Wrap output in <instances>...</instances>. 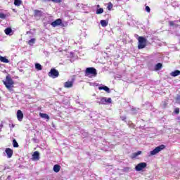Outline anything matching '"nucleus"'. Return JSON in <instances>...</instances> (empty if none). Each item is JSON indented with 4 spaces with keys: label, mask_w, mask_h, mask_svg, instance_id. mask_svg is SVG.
<instances>
[{
    "label": "nucleus",
    "mask_w": 180,
    "mask_h": 180,
    "mask_svg": "<svg viewBox=\"0 0 180 180\" xmlns=\"http://www.w3.org/2000/svg\"><path fill=\"white\" fill-rule=\"evenodd\" d=\"M60 169H61V166H60L59 165H55L53 166L54 172H60Z\"/></svg>",
    "instance_id": "15"
},
{
    "label": "nucleus",
    "mask_w": 180,
    "mask_h": 180,
    "mask_svg": "<svg viewBox=\"0 0 180 180\" xmlns=\"http://www.w3.org/2000/svg\"><path fill=\"white\" fill-rule=\"evenodd\" d=\"M122 120L124 121L126 120V116L121 117Z\"/></svg>",
    "instance_id": "36"
},
{
    "label": "nucleus",
    "mask_w": 180,
    "mask_h": 180,
    "mask_svg": "<svg viewBox=\"0 0 180 180\" xmlns=\"http://www.w3.org/2000/svg\"><path fill=\"white\" fill-rule=\"evenodd\" d=\"M145 168H147V163L141 162L135 167V169L138 172L143 171Z\"/></svg>",
    "instance_id": "7"
},
{
    "label": "nucleus",
    "mask_w": 180,
    "mask_h": 180,
    "mask_svg": "<svg viewBox=\"0 0 180 180\" xmlns=\"http://www.w3.org/2000/svg\"><path fill=\"white\" fill-rule=\"evenodd\" d=\"M176 103H180V96L179 95L176 96Z\"/></svg>",
    "instance_id": "30"
},
{
    "label": "nucleus",
    "mask_w": 180,
    "mask_h": 180,
    "mask_svg": "<svg viewBox=\"0 0 180 180\" xmlns=\"http://www.w3.org/2000/svg\"><path fill=\"white\" fill-rule=\"evenodd\" d=\"M34 16H41V15H43V13L41 12V11L34 10Z\"/></svg>",
    "instance_id": "17"
},
{
    "label": "nucleus",
    "mask_w": 180,
    "mask_h": 180,
    "mask_svg": "<svg viewBox=\"0 0 180 180\" xmlns=\"http://www.w3.org/2000/svg\"><path fill=\"white\" fill-rule=\"evenodd\" d=\"M175 113H179V108L175 109Z\"/></svg>",
    "instance_id": "35"
},
{
    "label": "nucleus",
    "mask_w": 180,
    "mask_h": 180,
    "mask_svg": "<svg viewBox=\"0 0 180 180\" xmlns=\"http://www.w3.org/2000/svg\"><path fill=\"white\" fill-rule=\"evenodd\" d=\"M169 23L170 26H175V22L174 21H169Z\"/></svg>",
    "instance_id": "33"
},
{
    "label": "nucleus",
    "mask_w": 180,
    "mask_h": 180,
    "mask_svg": "<svg viewBox=\"0 0 180 180\" xmlns=\"http://www.w3.org/2000/svg\"><path fill=\"white\" fill-rule=\"evenodd\" d=\"M5 153L7 154V158H12L13 155V150L9 148H6Z\"/></svg>",
    "instance_id": "8"
},
{
    "label": "nucleus",
    "mask_w": 180,
    "mask_h": 180,
    "mask_svg": "<svg viewBox=\"0 0 180 180\" xmlns=\"http://www.w3.org/2000/svg\"><path fill=\"white\" fill-rule=\"evenodd\" d=\"M12 127H15V125H12Z\"/></svg>",
    "instance_id": "38"
},
{
    "label": "nucleus",
    "mask_w": 180,
    "mask_h": 180,
    "mask_svg": "<svg viewBox=\"0 0 180 180\" xmlns=\"http://www.w3.org/2000/svg\"><path fill=\"white\" fill-rule=\"evenodd\" d=\"M103 12V8H99L96 10V15H101Z\"/></svg>",
    "instance_id": "26"
},
{
    "label": "nucleus",
    "mask_w": 180,
    "mask_h": 180,
    "mask_svg": "<svg viewBox=\"0 0 180 180\" xmlns=\"http://www.w3.org/2000/svg\"><path fill=\"white\" fill-rule=\"evenodd\" d=\"M0 61H1V63H9V60L6 59V57H3L1 56H0Z\"/></svg>",
    "instance_id": "19"
},
{
    "label": "nucleus",
    "mask_w": 180,
    "mask_h": 180,
    "mask_svg": "<svg viewBox=\"0 0 180 180\" xmlns=\"http://www.w3.org/2000/svg\"><path fill=\"white\" fill-rule=\"evenodd\" d=\"M161 68H162V64H161L160 63H158L155 67L156 71H159V70H161Z\"/></svg>",
    "instance_id": "20"
},
{
    "label": "nucleus",
    "mask_w": 180,
    "mask_h": 180,
    "mask_svg": "<svg viewBox=\"0 0 180 180\" xmlns=\"http://www.w3.org/2000/svg\"><path fill=\"white\" fill-rule=\"evenodd\" d=\"M146 46H147V39H146V38H144V37H138V49H139V50L145 49Z\"/></svg>",
    "instance_id": "1"
},
{
    "label": "nucleus",
    "mask_w": 180,
    "mask_h": 180,
    "mask_svg": "<svg viewBox=\"0 0 180 180\" xmlns=\"http://www.w3.org/2000/svg\"><path fill=\"white\" fill-rule=\"evenodd\" d=\"M141 154V151H138L136 153H134L131 155V158H136V157H139Z\"/></svg>",
    "instance_id": "21"
},
{
    "label": "nucleus",
    "mask_w": 180,
    "mask_h": 180,
    "mask_svg": "<svg viewBox=\"0 0 180 180\" xmlns=\"http://www.w3.org/2000/svg\"><path fill=\"white\" fill-rule=\"evenodd\" d=\"M179 22H180V19H179Z\"/></svg>",
    "instance_id": "39"
},
{
    "label": "nucleus",
    "mask_w": 180,
    "mask_h": 180,
    "mask_svg": "<svg viewBox=\"0 0 180 180\" xmlns=\"http://www.w3.org/2000/svg\"><path fill=\"white\" fill-rule=\"evenodd\" d=\"M6 81H3L6 88L11 91L12 88L13 87V80H12V78L9 76H6Z\"/></svg>",
    "instance_id": "2"
},
{
    "label": "nucleus",
    "mask_w": 180,
    "mask_h": 180,
    "mask_svg": "<svg viewBox=\"0 0 180 180\" xmlns=\"http://www.w3.org/2000/svg\"><path fill=\"white\" fill-rule=\"evenodd\" d=\"M35 68L38 71H41V70H42L41 65H40V63H36L35 64Z\"/></svg>",
    "instance_id": "23"
},
{
    "label": "nucleus",
    "mask_w": 180,
    "mask_h": 180,
    "mask_svg": "<svg viewBox=\"0 0 180 180\" xmlns=\"http://www.w3.org/2000/svg\"><path fill=\"white\" fill-rule=\"evenodd\" d=\"M101 25L103 27H106V26H108V21H106L105 20H101Z\"/></svg>",
    "instance_id": "18"
},
{
    "label": "nucleus",
    "mask_w": 180,
    "mask_h": 180,
    "mask_svg": "<svg viewBox=\"0 0 180 180\" xmlns=\"http://www.w3.org/2000/svg\"><path fill=\"white\" fill-rule=\"evenodd\" d=\"M60 23H62L61 19H57L56 20L52 22L51 25L53 26V27H56L57 26H60Z\"/></svg>",
    "instance_id": "10"
},
{
    "label": "nucleus",
    "mask_w": 180,
    "mask_h": 180,
    "mask_svg": "<svg viewBox=\"0 0 180 180\" xmlns=\"http://www.w3.org/2000/svg\"><path fill=\"white\" fill-rule=\"evenodd\" d=\"M97 74L96 69L94 68H87L86 69V77L91 78V77H96Z\"/></svg>",
    "instance_id": "3"
},
{
    "label": "nucleus",
    "mask_w": 180,
    "mask_h": 180,
    "mask_svg": "<svg viewBox=\"0 0 180 180\" xmlns=\"http://www.w3.org/2000/svg\"><path fill=\"white\" fill-rule=\"evenodd\" d=\"M97 8H101V6H99V5H97Z\"/></svg>",
    "instance_id": "37"
},
{
    "label": "nucleus",
    "mask_w": 180,
    "mask_h": 180,
    "mask_svg": "<svg viewBox=\"0 0 180 180\" xmlns=\"http://www.w3.org/2000/svg\"><path fill=\"white\" fill-rule=\"evenodd\" d=\"M146 12H148V13H150V7L148 6H146Z\"/></svg>",
    "instance_id": "31"
},
{
    "label": "nucleus",
    "mask_w": 180,
    "mask_h": 180,
    "mask_svg": "<svg viewBox=\"0 0 180 180\" xmlns=\"http://www.w3.org/2000/svg\"><path fill=\"white\" fill-rule=\"evenodd\" d=\"M39 116L40 117H42V119H46V122H49L50 120V117L49 116V115L46 114V113H39Z\"/></svg>",
    "instance_id": "13"
},
{
    "label": "nucleus",
    "mask_w": 180,
    "mask_h": 180,
    "mask_svg": "<svg viewBox=\"0 0 180 180\" xmlns=\"http://www.w3.org/2000/svg\"><path fill=\"white\" fill-rule=\"evenodd\" d=\"M2 127H4V122H0V131H1V130H2Z\"/></svg>",
    "instance_id": "32"
},
{
    "label": "nucleus",
    "mask_w": 180,
    "mask_h": 180,
    "mask_svg": "<svg viewBox=\"0 0 180 180\" xmlns=\"http://www.w3.org/2000/svg\"><path fill=\"white\" fill-rule=\"evenodd\" d=\"M4 32L7 35L11 34L12 33V28H6Z\"/></svg>",
    "instance_id": "24"
},
{
    "label": "nucleus",
    "mask_w": 180,
    "mask_h": 180,
    "mask_svg": "<svg viewBox=\"0 0 180 180\" xmlns=\"http://www.w3.org/2000/svg\"><path fill=\"white\" fill-rule=\"evenodd\" d=\"M59 75L60 73L58 72V70H56V69H51L49 72V76L51 78H57Z\"/></svg>",
    "instance_id": "6"
},
{
    "label": "nucleus",
    "mask_w": 180,
    "mask_h": 180,
    "mask_svg": "<svg viewBox=\"0 0 180 180\" xmlns=\"http://www.w3.org/2000/svg\"><path fill=\"white\" fill-rule=\"evenodd\" d=\"M52 2H56V4H60L61 2V0H51Z\"/></svg>",
    "instance_id": "34"
},
{
    "label": "nucleus",
    "mask_w": 180,
    "mask_h": 180,
    "mask_svg": "<svg viewBox=\"0 0 180 180\" xmlns=\"http://www.w3.org/2000/svg\"><path fill=\"white\" fill-rule=\"evenodd\" d=\"M34 43H36V39H31L29 41H28V44L30 46H33V44H34Z\"/></svg>",
    "instance_id": "25"
},
{
    "label": "nucleus",
    "mask_w": 180,
    "mask_h": 180,
    "mask_svg": "<svg viewBox=\"0 0 180 180\" xmlns=\"http://www.w3.org/2000/svg\"><path fill=\"white\" fill-rule=\"evenodd\" d=\"M97 103H99V105H106V103H112V98L103 97L100 99L99 101H97Z\"/></svg>",
    "instance_id": "5"
},
{
    "label": "nucleus",
    "mask_w": 180,
    "mask_h": 180,
    "mask_svg": "<svg viewBox=\"0 0 180 180\" xmlns=\"http://www.w3.org/2000/svg\"><path fill=\"white\" fill-rule=\"evenodd\" d=\"M99 91H105L108 94H110V89L106 86H99L98 87Z\"/></svg>",
    "instance_id": "11"
},
{
    "label": "nucleus",
    "mask_w": 180,
    "mask_h": 180,
    "mask_svg": "<svg viewBox=\"0 0 180 180\" xmlns=\"http://www.w3.org/2000/svg\"><path fill=\"white\" fill-rule=\"evenodd\" d=\"M13 147H15V148L19 147V144L16 141V139H13Z\"/></svg>",
    "instance_id": "27"
},
{
    "label": "nucleus",
    "mask_w": 180,
    "mask_h": 180,
    "mask_svg": "<svg viewBox=\"0 0 180 180\" xmlns=\"http://www.w3.org/2000/svg\"><path fill=\"white\" fill-rule=\"evenodd\" d=\"M39 158H40V153H39L38 151L34 152V153L32 155V159L33 160H39Z\"/></svg>",
    "instance_id": "14"
},
{
    "label": "nucleus",
    "mask_w": 180,
    "mask_h": 180,
    "mask_svg": "<svg viewBox=\"0 0 180 180\" xmlns=\"http://www.w3.org/2000/svg\"><path fill=\"white\" fill-rule=\"evenodd\" d=\"M17 119L19 122H22V120H23V112L20 110L17 111Z\"/></svg>",
    "instance_id": "9"
},
{
    "label": "nucleus",
    "mask_w": 180,
    "mask_h": 180,
    "mask_svg": "<svg viewBox=\"0 0 180 180\" xmlns=\"http://www.w3.org/2000/svg\"><path fill=\"white\" fill-rule=\"evenodd\" d=\"M74 82H72V81H68L64 84V86L65 88H72Z\"/></svg>",
    "instance_id": "12"
},
{
    "label": "nucleus",
    "mask_w": 180,
    "mask_h": 180,
    "mask_svg": "<svg viewBox=\"0 0 180 180\" xmlns=\"http://www.w3.org/2000/svg\"><path fill=\"white\" fill-rule=\"evenodd\" d=\"M48 1H50V0H48Z\"/></svg>",
    "instance_id": "40"
},
{
    "label": "nucleus",
    "mask_w": 180,
    "mask_h": 180,
    "mask_svg": "<svg viewBox=\"0 0 180 180\" xmlns=\"http://www.w3.org/2000/svg\"><path fill=\"white\" fill-rule=\"evenodd\" d=\"M112 8H113V4H112V3H108V11H111L112 10Z\"/></svg>",
    "instance_id": "28"
},
{
    "label": "nucleus",
    "mask_w": 180,
    "mask_h": 180,
    "mask_svg": "<svg viewBox=\"0 0 180 180\" xmlns=\"http://www.w3.org/2000/svg\"><path fill=\"white\" fill-rule=\"evenodd\" d=\"M0 19H6V14L0 13Z\"/></svg>",
    "instance_id": "29"
},
{
    "label": "nucleus",
    "mask_w": 180,
    "mask_h": 180,
    "mask_svg": "<svg viewBox=\"0 0 180 180\" xmlns=\"http://www.w3.org/2000/svg\"><path fill=\"white\" fill-rule=\"evenodd\" d=\"M170 75H172V77H178V75H180V71L179 70H175L174 72H172L170 73Z\"/></svg>",
    "instance_id": "16"
},
{
    "label": "nucleus",
    "mask_w": 180,
    "mask_h": 180,
    "mask_svg": "<svg viewBox=\"0 0 180 180\" xmlns=\"http://www.w3.org/2000/svg\"><path fill=\"white\" fill-rule=\"evenodd\" d=\"M21 4V0H14V5H15V6H20Z\"/></svg>",
    "instance_id": "22"
},
{
    "label": "nucleus",
    "mask_w": 180,
    "mask_h": 180,
    "mask_svg": "<svg viewBox=\"0 0 180 180\" xmlns=\"http://www.w3.org/2000/svg\"><path fill=\"white\" fill-rule=\"evenodd\" d=\"M164 148H165V145H160V146L156 147L154 150L150 151V155H156V154H158V153H160V151H162V150H164Z\"/></svg>",
    "instance_id": "4"
}]
</instances>
